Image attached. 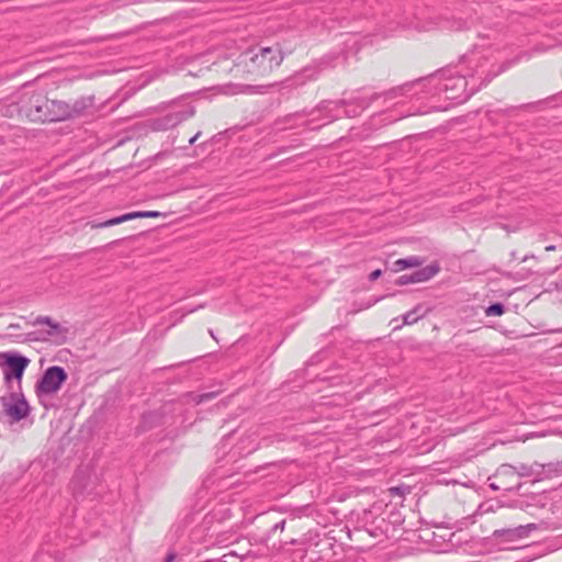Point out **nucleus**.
I'll return each instance as SVG.
<instances>
[{
	"mask_svg": "<svg viewBox=\"0 0 562 562\" xmlns=\"http://www.w3.org/2000/svg\"><path fill=\"white\" fill-rule=\"evenodd\" d=\"M513 61H505L497 67L496 70H488L485 72L484 65L477 64L474 71L470 75V79L473 81L470 83L469 79L464 75H452L447 76V71L435 74V80H439L436 85V90L445 92L446 98L454 100L457 102H464L471 95H473L481 87L486 86L496 76L507 70ZM431 82V80L429 81Z\"/></svg>",
	"mask_w": 562,
	"mask_h": 562,
	"instance_id": "1",
	"label": "nucleus"
},
{
	"mask_svg": "<svg viewBox=\"0 0 562 562\" xmlns=\"http://www.w3.org/2000/svg\"><path fill=\"white\" fill-rule=\"evenodd\" d=\"M61 105L58 100H50L42 92L23 91L5 109V115H18L31 122H58Z\"/></svg>",
	"mask_w": 562,
	"mask_h": 562,
	"instance_id": "2",
	"label": "nucleus"
},
{
	"mask_svg": "<svg viewBox=\"0 0 562 562\" xmlns=\"http://www.w3.org/2000/svg\"><path fill=\"white\" fill-rule=\"evenodd\" d=\"M243 56L248 71L262 77L271 74L284 59L280 44L259 47L257 53H255L254 49H248Z\"/></svg>",
	"mask_w": 562,
	"mask_h": 562,
	"instance_id": "3",
	"label": "nucleus"
},
{
	"mask_svg": "<svg viewBox=\"0 0 562 562\" xmlns=\"http://www.w3.org/2000/svg\"><path fill=\"white\" fill-rule=\"evenodd\" d=\"M339 57V55L329 54L325 55L318 60H315L311 65L305 66L300 71L295 72L291 77L276 83H271L268 87L278 86L280 90L282 89H296L306 85L308 81L316 80L319 74L324 69L333 68L336 66L335 60Z\"/></svg>",
	"mask_w": 562,
	"mask_h": 562,
	"instance_id": "4",
	"label": "nucleus"
},
{
	"mask_svg": "<svg viewBox=\"0 0 562 562\" xmlns=\"http://www.w3.org/2000/svg\"><path fill=\"white\" fill-rule=\"evenodd\" d=\"M380 97L381 94L373 93L369 98L356 97L350 99L323 100L308 114H313L315 111H318L323 114V117L326 121L317 126L312 125L313 121H308L306 126L310 130H318L321 126L331 123L340 117V115L335 113V111L355 103H357L360 106V109H367L374 100H376Z\"/></svg>",
	"mask_w": 562,
	"mask_h": 562,
	"instance_id": "5",
	"label": "nucleus"
},
{
	"mask_svg": "<svg viewBox=\"0 0 562 562\" xmlns=\"http://www.w3.org/2000/svg\"><path fill=\"white\" fill-rule=\"evenodd\" d=\"M555 470L552 463L542 464L533 462L531 464L518 463L517 465L503 464L498 470L497 476L501 479L503 476L518 475L520 477H533V482H539L549 476L547 472H553Z\"/></svg>",
	"mask_w": 562,
	"mask_h": 562,
	"instance_id": "6",
	"label": "nucleus"
},
{
	"mask_svg": "<svg viewBox=\"0 0 562 562\" xmlns=\"http://www.w3.org/2000/svg\"><path fill=\"white\" fill-rule=\"evenodd\" d=\"M3 361L0 363L5 384L12 389L13 380L18 382V389L21 390L22 378L25 369L30 363V359L19 352L10 351L1 355Z\"/></svg>",
	"mask_w": 562,
	"mask_h": 562,
	"instance_id": "7",
	"label": "nucleus"
},
{
	"mask_svg": "<svg viewBox=\"0 0 562 562\" xmlns=\"http://www.w3.org/2000/svg\"><path fill=\"white\" fill-rule=\"evenodd\" d=\"M67 379L68 374L63 367H48L35 384V393L37 397L57 393Z\"/></svg>",
	"mask_w": 562,
	"mask_h": 562,
	"instance_id": "8",
	"label": "nucleus"
},
{
	"mask_svg": "<svg viewBox=\"0 0 562 562\" xmlns=\"http://www.w3.org/2000/svg\"><path fill=\"white\" fill-rule=\"evenodd\" d=\"M1 404L5 415L14 422L24 419L31 412V407L22 393V389L10 392L9 396H2Z\"/></svg>",
	"mask_w": 562,
	"mask_h": 562,
	"instance_id": "9",
	"label": "nucleus"
},
{
	"mask_svg": "<svg viewBox=\"0 0 562 562\" xmlns=\"http://www.w3.org/2000/svg\"><path fill=\"white\" fill-rule=\"evenodd\" d=\"M195 113V109L191 103H188L184 109L182 110H176L156 117L151 121L150 125L154 131H167L170 128L176 127L181 122L186 121L187 119L193 116Z\"/></svg>",
	"mask_w": 562,
	"mask_h": 562,
	"instance_id": "10",
	"label": "nucleus"
},
{
	"mask_svg": "<svg viewBox=\"0 0 562 562\" xmlns=\"http://www.w3.org/2000/svg\"><path fill=\"white\" fill-rule=\"evenodd\" d=\"M61 105V114L58 115V121H67L76 117L83 116L94 108V97L87 95L76 99L72 103L58 100Z\"/></svg>",
	"mask_w": 562,
	"mask_h": 562,
	"instance_id": "11",
	"label": "nucleus"
},
{
	"mask_svg": "<svg viewBox=\"0 0 562 562\" xmlns=\"http://www.w3.org/2000/svg\"><path fill=\"white\" fill-rule=\"evenodd\" d=\"M436 76H429L426 78H419L413 81L405 82L401 86L394 87L383 93V95L390 100L398 97H413L419 92H428L426 90V81L435 79Z\"/></svg>",
	"mask_w": 562,
	"mask_h": 562,
	"instance_id": "12",
	"label": "nucleus"
},
{
	"mask_svg": "<svg viewBox=\"0 0 562 562\" xmlns=\"http://www.w3.org/2000/svg\"><path fill=\"white\" fill-rule=\"evenodd\" d=\"M538 529L536 524L519 525L513 528L496 529L492 536L495 540H503L505 542H513L519 539L527 538L531 531Z\"/></svg>",
	"mask_w": 562,
	"mask_h": 562,
	"instance_id": "13",
	"label": "nucleus"
},
{
	"mask_svg": "<svg viewBox=\"0 0 562 562\" xmlns=\"http://www.w3.org/2000/svg\"><path fill=\"white\" fill-rule=\"evenodd\" d=\"M440 271V266L438 262H431L430 265L423 267L413 273L403 274L397 278L395 284L397 285H406L411 283H419L426 282L434 278Z\"/></svg>",
	"mask_w": 562,
	"mask_h": 562,
	"instance_id": "14",
	"label": "nucleus"
},
{
	"mask_svg": "<svg viewBox=\"0 0 562 562\" xmlns=\"http://www.w3.org/2000/svg\"><path fill=\"white\" fill-rule=\"evenodd\" d=\"M552 505L551 498L546 492L542 493H532L529 495H521L520 498L514 502V506L525 512H529L533 515L531 509L539 508L543 509L547 506Z\"/></svg>",
	"mask_w": 562,
	"mask_h": 562,
	"instance_id": "15",
	"label": "nucleus"
},
{
	"mask_svg": "<svg viewBox=\"0 0 562 562\" xmlns=\"http://www.w3.org/2000/svg\"><path fill=\"white\" fill-rule=\"evenodd\" d=\"M423 262H424V259L420 257H417V256L401 258L393 263V271L398 272L401 270H405L408 268L420 267L423 265Z\"/></svg>",
	"mask_w": 562,
	"mask_h": 562,
	"instance_id": "16",
	"label": "nucleus"
},
{
	"mask_svg": "<svg viewBox=\"0 0 562 562\" xmlns=\"http://www.w3.org/2000/svg\"><path fill=\"white\" fill-rule=\"evenodd\" d=\"M105 40H106V36H89L86 38L78 40L76 42L72 40H69L67 42V45L68 46L87 45V44H92V43H101Z\"/></svg>",
	"mask_w": 562,
	"mask_h": 562,
	"instance_id": "17",
	"label": "nucleus"
},
{
	"mask_svg": "<svg viewBox=\"0 0 562 562\" xmlns=\"http://www.w3.org/2000/svg\"><path fill=\"white\" fill-rule=\"evenodd\" d=\"M505 313V305L501 302L491 304L485 308L486 316H501Z\"/></svg>",
	"mask_w": 562,
	"mask_h": 562,
	"instance_id": "18",
	"label": "nucleus"
},
{
	"mask_svg": "<svg viewBox=\"0 0 562 562\" xmlns=\"http://www.w3.org/2000/svg\"><path fill=\"white\" fill-rule=\"evenodd\" d=\"M420 305H417L412 311L407 312L405 315H403V322L406 325L415 324L419 318L423 317V315H418V311L420 310Z\"/></svg>",
	"mask_w": 562,
	"mask_h": 562,
	"instance_id": "19",
	"label": "nucleus"
},
{
	"mask_svg": "<svg viewBox=\"0 0 562 562\" xmlns=\"http://www.w3.org/2000/svg\"><path fill=\"white\" fill-rule=\"evenodd\" d=\"M342 109H345L344 115L347 117H357L364 110V109H360V106L357 103L350 104L348 106H344Z\"/></svg>",
	"mask_w": 562,
	"mask_h": 562,
	"instance_id": "20",
	"label": "nucleus"
},
{
	"mask_svg": "<svg viewBox=\"0 0 562 562\" xmlns=\"http://www.w3.org/2000/svg\"><path fill=\"white\" fill-rule=\"evenodd\" d=\"M35 324H46L55 331H59L60 329V325L58 323H54L49 316H38Z\"/></svg>",
	"mask_w": 562,
	"mask_h": 562,
	"instance_id": "21",
	"label": "nucleus"
},
{
	"mask_svg": "<svg viewBox=\"0 0 562 562\" xmlns=\"http://www.w3.org/2000/svg\"><path fill=\"white\" fill-rule=\"evenodd\" d=\"M121 223H122L121 216H117V217L110 218L105 222L93 223L92 227L93 228H104V227L114 226V225H117Z\"/></svg>",
	"mask_w": 562,
	"mask_h": 562,
	"instance_id": "22",
	"label": "nucleus"
},
{
	"mask_svg": "<svg viewBox=\"0 0 562 562\" xmlns=\"http://www.w3.org/2000/svg\"><path fill=\"white\" fill-rule=\"evenodd\" d=\"M391 495L404 496L406 493H409V486L398 485L389 488Z\"/></svg>",
	"mask_w": 562,
	"mask_h": 562,
	"instance_id": "23",
	"label": "nucleus"
},
{
	"mask_svg": "<svg viewBox=\"0 0 562 562\" xmlns=\"http://www.w3.org/2000/svg\"><path fill=\"white\" fill-rule=\"evenodd\" d=\"M135 213L137 218H156L161 215L158 211H137Z\"/></svg>",
	"mask_w": 562,
	"mask_h": 562,
	"instance_id": "24",
	"label": "nucleus"
},
{
	"mask_svg": "<svg viewBox=\"0 0 562 562\" xmlns=\"http://www.w3.org/2000/svg\"><path fill=\"white\" fill-rule=\"evenodd\" d=\"M216 395H217L216 392L202 393V394L196 395L194 401L196 402V404H201L203 402L214 398Z\"/></svg>",
	"mask_w": 562,
	"mask_h": 562,
	"instance_id": "25",
	"label": "nucleus"
},
{
	"mask_svg": "<svg viewBox=\"0 0 562 562\" xmlns=\"http://www.w3.org/2000/svg\"><path fill=\"white\" fill-rule=\"evenodd\" d=\"M285 524H286V521H285L284 519H283V520H281V521H279V522H277V524H276V525L270 529V531L268 532V535H267V537H266V540H268V539L272 536V533H273L274 531H277V530H281V531H283V530H284V527H285Z\"/></svg>",
	"mask_w": 562,
	"mask_h": 562,
	"instance_id": "26",
	"label": "nucleus"
},
{
	"mask_svg": "<svg viewBox=\"0 0 562 562\" xmlns=\"http://www.w3.org/2000/svg\"><path fill=\"white\" fill-rule=\"evenodd\" d=\"M382 276L381 269H375L369 274V281L373 282Z\"/></svg>",
	"mask_w": 562,
	"mask_h": 562,
	"instance_id": "27",
	"label": "nucleus"
},
{
	"mask_svg": "<svg viewBox=\"0 0 562 562\" xmlns=\"http://www.w3.org/2000/svg\"><path fill=\"white\" fill-rule=\"evenodd\" d=\"M134 218H137L135 212H131V213L121 215L122 223L130 221V220H134Z\"/></svg>",
	"mask_w": 562,
	"mask_h": 562,
	"instance_id": "28",
	"label": "nucleus"
},
{
	"mask_svg": "<svg viewBox=\"0 0 562 562\" xmlns=\"http://www.w3.org/2000/svg\"><path fill=\"white\" fill-rule=\"evenodd\" d=\"M79 480H80V479H79V476H78V475H76V476L74 477L72 482H71L75 496H77V495H78V493H79V492H78V490H77V486H78V484H79Z\"/></svg>",
	"mask_w": 562,
	"mask_h": 562,
	"instance_id": "29",
	"label": "nucleus"
},
{
	"mask_svg": "<svg viewBox=\"0 0 562 562\" xmlns=\"http://www.w3.org/2000/svg\"><path fill=\"white\" fill-rule=\"evenodd\" d=\"M176 559V553L175 552H169L166 558H165V561L164 562H172L173 560Z\"/></svg>",
	"mask_w": 562,
	"mask_h": 562,
	"instance_id": "30",
	"label": "nucleus"
},
{
	"mask_svg": "<svg viewBox=\"0 0 562 562\" xmlns=\"http://www.w3.org/2000/svg\"><path fill=\"white\" fill-rule=\"evenodd\" d=\"M200 135H201V132H198L194 136H192V137L189 139V144H190V145H193V144L196 142V139L200 137Z\"/></svg>",
	"mask_w": 562,
	"mask_h": 562,
	"instance_id": "31",
	"label": "nucleus"
},
{
	"mask_svg": "<svg viewBox=\"0 0 562 562\" xmlns=\"http://www.w3.org/2000/svg\"><path fill=\"white\" fill-rule=\"evenodd\" d=\"M488 486L493 490V491H499L501 490V486L497 485L496 483H490Z\"/></svg>",
	"mask_w": 562,
	"mask_h": 562,
	"instance_id": "32",
	"label": "nucleus"
},
{
	"mask_svg": "<svg viewBox=\"0 0 562 562\" xmlns=\"http://www.w3.org/2000/svg\"><path fill=\"white\" fill-rule=\"evenodd\" d=\"M521 486H522V484H521V483H518V484H517V486L515 487V490H519ZM504 490H506V491H513V490H514V487H504Z\"/></svg>",
	"mask_w": 562,
	"mask_h": 562,
	"instance_id": "33",
	"label": "nucleus"
},
{
	"mask_svg": "<svg viewBox=\"0 0 562 562\" xmlns=\"http://www.w3.org/2000/svg\"><path fill=\"white\" fill-rule=\"evenodd\" d=\"M260 88H263V86H247V89L249 90H258Z\"/></svg>",
	"mask_w": 562,
	"mask_h": 562,
	"instance_id": "34",
	"label": "nucleus"
},
{
	"mask_svg": "<svg viewBox=\"0 0 562 562\" xmlns=\"http://www.w3.org/2000/svg\"><path fill=\"white\" fill-rule=\"evenodd\" d=\"M284 543H286V544H295L296 540L295 539L285 540Z\"/></svg>",
	"mask_w": 562,
	"mask_h": 562,
	"instance_id": "35",
	"label": "nucleus"
},
{
	"mask_svg": "<svg viewBox=\"0 0 562 562\" xmlns=\"http://www.w3.org/2000/svg\"><path fill=\"white\" fill-rule=\"evenodd\" d=\"M554 249H555V247L553 245H550V246L546 247L547 251H551V250H554Z\"/></svg>",
	"mask_w": 562,
	"mask_h": 562,
	"instance_id": "36",
	"label": "nucleus"
},
{
	"mask_svg": "<svg viewBox=\"0 0 562 562\" xmlns=\"http://www.w3.org/2000/svg\"><path fill=\"white\" fill-rule=\"evenodd\" d=\"M210 335L215 339L214 333L212 329L209 330Z\"/></svg>",
	"mask_w": 562,
	"mask_h": 562,
	"instance_id": "37",
	"label": "nucleus"
},
{
	"mask_svg": "<svg viewBox=\"0 0 562 562\" xmlns=\"http://www.w3.org/2000/svg\"><path fill=\"white\" fill-rule=\"evenodd\" d=\"M512 257L516 258V252L515 251L512 252Z\"/></svg>",
	"mask_w": 562,
	"mask_h": 562,
	"instance_id": "38",
	"label": "nucleus"
}]
</instances>
